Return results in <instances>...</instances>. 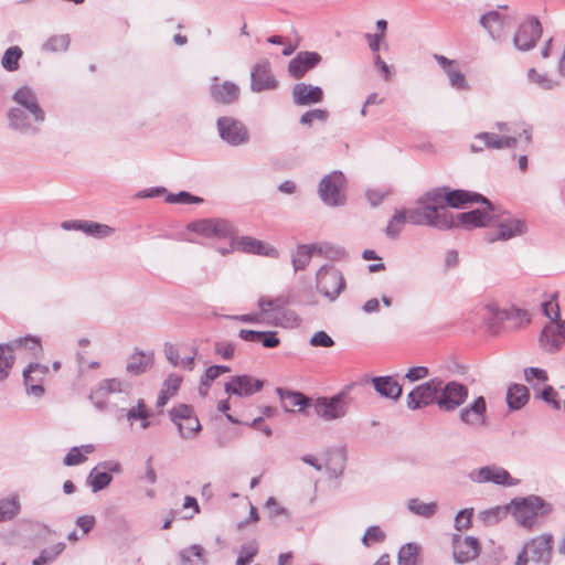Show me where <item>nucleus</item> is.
<instances>
[{
    "label": "nucleus",
    "mask_w": 565,
    "mask_h": 565,
    "mask_svg": "<svg viewBox=\"0 0 565 565\" xmlns=\"http://www.w3.org/2000/svg\"><path fill=\"white\" fill-rule=\"evenodd\" d=\"M122 395V403H131V385L122 380L113 377L102 380L89 394V401L99 412L116 411L118 419L126 418L130 426L135 420L149 419L150 412L142 398H138L135 405L130 407L120 406L117 401H110L109 395Z\"/></svg>",
    "instance_id": "1"
},
{
    "label": "nucleus",
    "mask_w": 565,
    "mask_h": 565,
    "mask_svg": "<svg viewBox=\"0 0 565 565\" xmlns=\"http://www.w3.org/2000/svg\"><path fill=\"white\" fill-rule=\"evenodd\" d=\"M407 221L413 225H427L438 230L452 228L454 214L444 204L441 190H433L418 200L414 207L403 209Z\"/></svg>",
    "instance_id": "2"
},
{
    "label": "nucleus",
    "mask_w": 565,
    "mask_h": 565,
    "mask_svg": "<svg viewBox=\"0 0 565 565\" xmlns=\"http://www.w3.org/2000/svg\"><path fill=\"white\" fill-rule=\"evenodd\" d=\"M288 303V296L281 295L276 298L262 296L258 299L257 306L262 311L264 322L270 326L286 327L290 322L298 321L297 315L286 309Z\"/></svg>",
    "instance_id": "3"
},
{
    "label": "nucleus",
    "mask_w": 565,
    "mask_h": 565,
    "mask_svg": "<svg viewBox=\"0 0 565 565\" xmlns=\"http://www.w3.org/2000/svg\"><path fill=\"white\" fill-rule=\"evenodd\" d=\"M511 510L516 521L524 527L531 529L539 515H544L551 511V507L546 505L540 497H529L521 500H513L507 507Z\"/></svg>",
    "instance_id": "4"
},
{
    "label": "nucleus",
    "mask_w": 565,
    "mask_h": 565,
    "mask_svg": "<svg viewBox=\"0 0 565 565\" xmlns=\"http://www.w3.org/2000/svg\"><path fill=\"white\" fill-rule=\"evenodd\" d=\"M345 177L341 171H333L324 175L318 185V194L328 206H342L345 204Z\"/></svg>",
    "instance_id": "5"
},
{
    "label": "nucleus",
    "mask_w": 565,
    "mask_h": 565,
    "mask_svg": "<svg viewBox=\"0 0 565 565\" xmlns=\"http://www.w3.org/2000/svg\"><path fill=\"white\" fill-rule=\"evenodd\" d=\"M169 416L171 422L178 427L179 435L183 439H194L202 429L193 407L188 404L173 406L169 412Z\"/></svg>",
    "instance_id": "6"
},
{
    "label": "nucleus",
    "mask_w": 565,
    "mask_h": 565,
    "mask_svg": "<svg viewBox=\"0 0 565 565\" xmlns=\"http://www.w3.org/2000/svg\"><path fill=\"white\" fill-rule=\"evenodd\" d=\"M186 228L205 238L227 239L235 235L234 225L225 218H202L188 224Z\"/></svg>",
    "instance_id": "7"
},
{
    "label": "nucleus",
    "mask_w": 565,
    "mask_h": 565,
    "mask_svg": "<svg viewBox=\"0 0 565 565\" xmlns=\"http://www.w3.org/2000/svg\"><path fill=\"white\" fill-rule=\"evenodd\" d=\"M351 397L347 391H341L331 397H319L315 405V413L324 420L343 418L349 411Z\"/></svg>",
    "instance_id": "8"
},
{
    "label": "nucleus",
    "mask_w": 565,
    "mask_h": 565,
    "mask_svg": "<svg viewBox=\"0 0 565 565\" xmlns=\"http://www.w3.org/2000/svg\"><path fill=\"white\" fill-rule=\"evenodd\" d=\"M469 390L457 381L445 382L440 379V392L437 406L443 412H454L468 398Z\"/></svg>",
    "instance_id": "9"
},
{
    "label": "nucleus",
    "mask_w": 565,
    "mask_h": 565,
    "mask_svg": "<svg viewBox=\"0 0 565 565\" xmlns=\"http://www.w3.org/2000/svg\"><path fill=\"white\" fill-rule=\"evenodd\" d=\"M345 287L342 273L333 266H322L317 273V289L329 300H335Z\"/></svg>",
    "instance_id": "10"
},
{
    "label": "nucleus",
    "mask_w": 565,
    "mask_h": 565,
    "mask_svg": "<svg viewBox=\"0 0 565 565\" xmlns=\"http://www.w3.org/2000/svg\"><path fill=\"white\" fill-rule=\"evenodd\" d=\"M440 392V379H431L420 385H417L407 395V407L409 409H419L433 404L437 405Z\"/></svg>",
    "instance_id": "11"
},
{
    "label": "nucleus",
    "mask_w": 565,
    "mask_h": 565,
    "mask_svg": "<svg viewBox=\"0 0 565 565\" xmlns=\"http://www.w3.org/2000/svg\"><path fill=\"white\" fill-rule=\"evenodd\" d=\"M468 478L476 483L492 482L504 487L516 486L519 483L504 468L495 465L473 469L469 472Z\"/></svg>",
    "instance_id": "12"
},
{
    "label": "nucleus",
    "mask_w": 565,
    "mask_h": 565,
    "mask_svg": "<svg viewBox=\"0 0 565 565\" xmlns=\"http://www.w3.org/2000/svg\"><path fill=\"white\" fill-rule=\"evenodd\" d=\"M460 422L472 430H480L488 425L487 402L483 396H478L472 403L459 411Z\"/></svg>",
    "instance_id": "13"
},
{
    "label": "nucleus",
    "mask_w": 565,
    "mask_h": 565,
    "mask_svg": "<svg viewBox=\"0 0 565 565\" xmlns=\"http://www.w3.org/2000/svg\"><path fill=\"white\" fill-rule=\"evenodd\" d=\"M216 126L220 137L231 146L246 143L249 139L246 126L236 118L228 116L220 117Z\"/></svg>",
    "instance_id": "14"
},
{
    "label": "nucleus",
    "mask_w": 565,
    "mask_h": 565,
    "mask_svg": "<svg viewBox=\"0 0 565 565\" xmlns=\"http://www.w3.org/2000/svg\"><path fill=\"white\" fill-rule=\"evenodd\" d=\"M484 207L476 209L469 212L458 213L454 215L455 224L452 227L461 226L463 228L470 230L475 227H482L492 222L495 218V209L489 201L488 204H483Z\"/></svg>",
    "instance_id": "15"
},
{
    "label": "nucleus",
    "mask_w": 565,
    "mask_h": 565,
    "mask_svg": "<svg viewBox=\"0 0 565 565\" xmlns=\"http://www.w3.org/2000/svg\"><path fill=\"white\" fill-rule=\"evenodd\" d=\"M492 223L497 224V231L494 234H488L487 241L493 243L495 241H509L511 238L521 236L526 233V223L519 218L513 217H500V214L495 211V218Z\"/></svg>",
    "instance_id": "16"
},
{
    "label": "nucleus",
    "mask_w": 565,
    "mask_h": 565,
    "mask_svg": "<svg viewBox=\"0 0 565 565\" xmlns=\"http://www.w3.org/2000/svg\"><path fill=\"white\" fill-rule=\"evenodd\" d=\"M452 556L456 563L465 564L476 559L480 554L479 540L471 535L452 534Z\"/></svg>",
    "instance_id": "17"
},
{
    "label": "nucleus",
    "mask_w": 565,
    "mask_h": 565,
    "mask_svg": "<svg viewBox=\"0 0 565 565\" xmlns=\"http://www.w3.org/2000/svg\"><path fill=\"white\" fill-rule=\"evenodd\" d=\"M542 31V25L536 18L526 19L519 25L513 38L515 47L520 51H530L536 45Z\"/></svg>",
    "instance_id": "18"
},
{
    "label": "nucleus",
    "mask_w": 565,
    "mask_h": 565,
    "mask_svg": "<svg viewBox=\"0 0 565 565\" xmlns=\"http://www.w3.org/2000/svg\"><path fill=\"white\" fill-rule=\"evenodd\" d=\"M524 548L532 562L539 565H550L553 553V536L551 534L535 536L524 544Z\"/></svg>",
    "instance_id": "19"
},
{
    "label": "nucleus",
    "mask_w": 565,
    "mask_h": 565,
    "mask_svg": "<svg viewBox=\"0 0 565 565\" xmlns=\"http://www.w3.org/2000/svg\"><path fill=\"white\" fill-rule=\"evenodd\" d=\"M264 382L250 375H235L225 383L224 390L228 395L248 397L262 391Z\"/></svg>",
    "instance_id": "20"
},
{
    "label": "nucleus",
    "mask_w": 565,
    "mask_h": 565,
    "mask_svg": "<svg viewBox=\"0 0 565 565\" xmlns=\"http://www.w3.org/2000/svg\"><path fill=\"white\" fill-rule=\"evenodd\" d=\"M13 100L17 103L18 107H21L31 115L33 121L36 124L44 122L45 113L40 106L35 93L30 87H20L13 94Z\"/></svg>",
    "instance_id": "21"
},
{
    "label": "nucleus",
    "mask_w": 565,
    "mask_h": 565,
    "mask_svg": "<svg viewBox=\"0 0 565 565\" xmlns=\"http://www.w3.org/2000/svg\"><path fill=\"white\" fill-rule=\"evenodd\" d=\"M277 87V81L270 72V63L267 60L258 61L250 72V88L253 92L260 93L271 90Z\"/></svg>",
    "instance_id": "22"
},
{
    "label": "nucleus",
    "mask_w": 565,
    "mask_h": 565,
    "mask_svg": "<svg viewBox=\"0 0 565 565\" xmlns=\"http://www.w3.org/2000/svg\"><path fill=\"white\" fill-rule=\"evenodd\" d=\"M49 373V366L30 363L23 371V382L29 395L41 397L44 394L43 381Z\"/></svg>",
    "instance_id": "23"
},
{
    "label": "nucleus",
    "mask_w": 565,
    "mask_h": 565,
    "mask_svg": "<svg viewBox=\"0 0 565 565\" xmlns=\"http://www.w3.org/2000/svg\"><path fill=\"white\" fill-rule=\"evenodd\" d=\"M565 342V320L551 322L542 330L540 335L541 347L551 353L561 349Z\"/></svg>",
    "instance_id": "24"
},
{
    "label": "nucleus",
    "mask_w": 565,
    "mask_h": 565,
    "mask_svg": "<svg viewBox=\"0 0 565 565\" xmlns=\"http://www.w3.org/2000/svg\"><path fill=\"white\" fill-rule=\"evenodd\" d=\"M516 146V138L513 136H499L493 132H480L475 137V142L470 148L473 152L482 151L484 148L489 149H507Z\"/></svg>",
    "instance_id": "25"
},
{
    "label": "nucleus",
    "mask_w": 565,
    "mask_h": 565,
    "mask_svg": "<svg viewBox=\"0 0 565 565\" xmlns=\"http://www.w3.org/2000/svg\"><path fill=\"white\" fill-rule=\"evenodd\" d=\"M479 22L493 40H500L511 26L512 20L509 15L493 10L482 14Z\"/></svg>",
    "instance_id": "26"
},
{
    "label": "nucleus",
    "mask_w": 565,
    "mask_h": 565,
    "mask_svg": "<svg viewBox=\"0 0 565 565\" xmlns=\"http://www.w3.org/2000/svg\"><path fill=\"white\" fill-rule=\"evenodd\" d=\"M231 241L232 248L243 253L269 257L278 256V250L275 247L250 236L233 237Z\"/></svg>",
    "instance_id": "27"
},
{
    "label": "nucleus",
    "mask_w": 565,
    "mask_h": 565,
    "mask_svg": "<svg viewBox=\"0 0 565 565\" xmlns=\"http://www.w3.org/2000/svg\"><path fill=\"white\" fill-rule=\"evenodd\" d=\"M434 58L448 76L449 84L452 88L457 90L470 89L465 74L460 71L458 63L455 60H449L448 57L439 54H435Z\"/></svg>",
    "instance_id": "28"
},
{
    "label": "nucleus",
    "mask_w": 565,
    "mask_h": 565,
    "mask_svg": "<svg viewBox=\"0 0 565 565\" xmlns=\"http://www.w3.org/2000/svg\"><path fill=\"white\" fill-rule=\"evenodd\" d=\"M322 57L316 52H299L288 64L289 74L296 78H301L308 71L316 67Z\"/></svg>",
    "instance_id": "29"
},
{
    "label": "nucleus",
    "mask_w": 565,
    "mask_h": 565,
    "mask_svg": "<svg viewBox=\"0 0 565 565\" xmlns=\"http://www.w3.org/2000/svg\"><path fill=\"white\" fill-rule=\"evenodd\" d=\"M217 79V77L213 78V83L210 88L213 100L224 105L235 103L239 97V87L230 81H225L222 84H218Z\"/></svg>",
    "instance_id": "30"
},
{
    "label": "nucleus",
    "mask_w": 565,
    "mask_h": 565,
    "mask_svg": "<svg viewBox=\"0 0 565 565\" xmlns=\"http://www.w3.org/2000/svg\"><path fill=\"white\" fill-rule=\"evenodd\" d=\"M294 103L299 106L317 104L323 99V90L319 86L298 83L292 88Z\"/></svg>",
    "instance_id": "31"
},
{
    "label": "nucleus",
    "mask_w": 565,
    "mask_h": 565,
    "mask_svg": "<svg viewBox=\"0 0 565 565\" xmlns=\"http://www.w3.org/2000/svg\"><path fill=\"white\" fill-rule=\"evenodd\" d=\"M444 204L449 210V206L460 209L465 207L467 203L481 202L489 205V200L483 195L469 192L465 190H454L446 194L443 193Z\"/></svg>",
    "instance_id": "32"
},
{
    "label": "nucleus",
    "mask_w": 565,
    "mask_h": 565,
    "mask_svg": "<svg viewBox=\"0 0 565 565\" xmlns=\"http://www.w3.org/2000/svg\"><path fill=\"white\" fill-rule=\"evenodd\" d=\"M9 125L11 128L23 134H38L39 127L32 120L31 115L21 107H14L8 113Z\"/></svg>",
    "instance_id": "33"
},
{
    "label": "nucleus",
    "mask_w": 565,
    "mask_h": 565,
    "mask_svg": "<svg viewBox=\"0 0 565 565\" xmlns=\"http://www.w3.org/2000/svg\"><path fill=\"white\" fill-rule=\"evenodd\" d=\"M372 383L382 397L398 399L402 395V386L392 376H376L372 379Z\"/></svg>",
    "instance_id": "34"
},
{
    "label": "nucleus",
    "mask_w": 565,
    "mask_h": 565,
    "mask_svg": "<svg viewBox=\"0 0 565 565\" xmlns=\"http://www.w3.org/2000/svg\"><path fill=\"white\" fill-rule=\"evenodd\" d=\"M239 338L247 342H260L264 348L274 349L280 344L276 331H255L242 329Z\"/></svg>",
    "instance_id": "35"
},
{
    "label": "nucleus",
    "mask_w": 565,
    "mask_h": 565,
    "mask_svg": "<svg viewBox=\"0 0 565 565\" xmlns=\"http://www.w3.org/2000/svg\"><path fill=\"white\" fill-rule=\"evenodd\" d=\"M277 395L281 402V406L286 412H294L295 407L299 406V411L309 404V398L302 393L284 390L278 387L276 390Z\"/></svg>",
    "instance_id": "36"
},
{
    "label": "nucleus",
    "mask_w": 565,
    "mask_h": 565,
    "mask_svg": "<svg viewBox=\"0 0 565 565\" xmlns=\"http://www.w3.org/2000/svg\"><path fill=\"white\" fill-rule=\"evenodd\" d=\"M183 379L181 375L172 373L164 380L157 399V407L161 408L172 398L179 391Z\"/></svg>",
    "instance_id": "37"
},
{
    "label": "nucleus",
    "mask_w": 565,
    "mask_h": 565,
    "mask_svg": "<svg viewBox=\"0 0 565 565\" xmlns=\"http://www.w3.org/2000/svg\"><path fill=\"white\" fill-rule=\"evenodd\" d=\"M315 250L322 252L317 245H299L291 255V263L295 271L303 270L309 265L312 253Z\"/></svg>",
    "instance_id": "38"
},
{
    "label": "nucleus",
    "mask_w": 565,
    "mask_h": 565,
    "mask_svg": "<svg viewBox=\"0 0 565 565\" xmlns=\"http://www.w3.org/2000/svg\"><path fill=\"white\" fill-rule=\"evenodd\" d=\"M152 365V355L143 352H135L128 359L126 371L132 375L145 373Z\"/></svg>",
    "instance_id": "39"
},
{
    "label": "nucleus",
    "mask_w": 565,
    "mask_h": 565,
    "mask_svg": "<svg viewBox=\"0 0 565 565\" xmlns=\"http://www.w3.org/2000/svg\"><path fill=\"white\" fill-rule=\"evenodd\" d=\"M529 399V391L522 384H513L508 388L507 403L511 409H520Z\"/></svg>",
    "instance_id": "40"
},
{
    "label": "nucleus",
    "mask_w": 565,
    "mask_h": 565,
    "mask_svg": "<svg viewBox=\"0 0 565 565\" xmlns=\"http://www.w3.org/2000/svg\"><path fill=\"white\" fill-rule=\"evenodd\" d=\"M111 480V475L107 473V471L103 470L97 465L90 470L87 477V484L90 487L92 491L96 493L107 488L110 484Z\"/></svg>",
    "instance_id": "41"
},
{
    "label": "nucleus",
    "mask_w": 565,
    "mask_h": 565,
    "mask_svg": "<svg viewBox=\"0 0 565 565\" xmlns=\"http://www.w3.org/2000/svg\"><path fill=\"white\" fill-rule=\"evenodd\" d=\"M193 558H196L200 565H206L207 563L205 551L199 544H193L180 552L181 565H193Z\"/></svg>",
    "instance_id": "42"
},
{
    "label": "nucleus",
    "mask_w": 565,
    "mask_h": 565,
    "mask_svg": "<svg viewBox=\"0 0 565 565\" xmlns=\"http://www.w3.org/2000/svg\"><path fill=\"white\" fill-rule=\"evenodd\" d=\"M408 223L407 217L403 209L395 210L392 218L388 221L385 234L392 239H396L402 233L405 224Z\"/></svg>",
    "instance_id": "43"
},
{
    "label": "nucleus",
    "mask_w": 565,
    "mask_h": 565,
    "mask_svg": "<svg viewBox=\"0 0 565 565\" xmlns=\"http://www.w3.org/2000/svg\"><path fill=\"white\" fill-rule=\"evenodd\" d=\"M20 502L17 495L0 500V522L10 521L20 512Z\"/></svg>",
    "instance_id": "44"
},
{
    "label": "nucleus",
    "mask_w": 565,
    "mask_h": 565,
    "mask_svg": "<svg viewBox=\"0 0 565 565\" xmlns=\"http://www.w3.org/2000/svg\"><path fill=\"white\" fill-rule=\"evenodd\" d=\"M14 364L13 347L6 343L0 344V382L9 376Z\"/></svg>",
    "instance_id": "45"
},
{
    "label": "nucleus",
    "mask_w": 565,
    "mask_h": 565,
    "mask_svg": "<svg viewBox=\"0 0 565 565\" xmlns=\"http://www.w3.org/2000/svg\"><path fill=\"white\" fill-rule=\"evenodd\" d=\"M508 513L507 507H494L478 513L479 521L486 526L498 524Z\"/></svg>",
    "instance_id": "46"
},
{
    "label": "nucleus",
    "mask_w": 565,
    "mask_h": 565,
    "mask_svg": "<svg viewBox=\"0 0 565 565\" xmlns=\"http://www.w3.org/2000/svg\"><path fill=\"white\" fill-rule=\"evenodd\" d=\"M9 344L13 347V352L15 350H25L32 355H36L42 350L40 339L31 335L18 338Z\"/></svg>",
    "instance_id": "47"
},
{
    "label": "nucleus",
    "mask_w": 565,
    "mask_h": 565,
    "mask_svg": "<svg viewBox=\"0 0 565 565\" xmlns=\"http://www.w3.org/2000/svg\"><path fill=\"white\" fill-rule=\"evenodd\" d=\"M23 55L22 50L19 46H10L6 50L1 65L8 72H14L19 70V61Z\"/></svg>",
    "instance_id": "48"
},
{
    "label": "nucleus",
    "mask_w": 565,
    "mask_h": 565,
    "mask_svg": "<svg viewBox=\"0 0 565 565\" xmlns=\"http://www.w3.org/2000/svg\"><path fill=\"white\" fill-rule=\"evenodd\" d=\"M407 508L412 513L428 519L437 512L438 507L435 502L425 503L418 499H411L407 502Z\"/></svg>",
    "instance_id": "49"
},
{
    "label": "nucleus",
    "mask_w": 565,
    "mask_h": 565,
    "mask_svg": "<svg viewBox=\"0 0 565 565\" xmlns=\"http://www.w3.org/2000/svg\"><path fill=\"white\" fill-rule=\"evenodd\" d=\"M82 450L85 454H90L94 451V446L93 445H84L82 447L71 448L70 451L64 457L63 463L65 466H76V465L83 463L86 460V457L82 452Z\"/></svg>",
    "instance_id": "50"
},
{
    "label": "nucleus",
    "mask_w": 565,
    "mask_h": 565,
    "mask_svg": "<svg viewBox=\"0 0 565 565\" xmlns=\"http://www.w3.org/2000/svg\"><path fill=\"white\" fill-rule=\"evenodd\" d=\"M419 547L415 543L403 545L397 555L398 565H416Z\"/></svg>",
    "instance_id": "51"
},
{
    "label": "nucleus",
    "mask_w": 565,
    "mask_h": 565,
    "mask_svg": "<svg viewBox=\"0 0 565 565\" xmlns=\"http://www.w3.org/2000/svg\"><path fill=\"white\" fill-rule=\"evenodd\" d=\"M65 548L64 543H56L47 548H44L41 554L33 559V565H46L53 562Z\"/></svg>",
    "instance_id": "52"
},
{
    "label": "nucleus",
    "mask_w": 565,
    "mask_h": 565,
    "mask_svg": "<svg viewBox=\"0 0 565 565\" xmlns=\"http://www.w3.org/2000/svg\"><path fill=\"white\" fill-rule=\"evenodd\" d=\"M84 233L96 238H105L114 234L115 230L106 224L86 221Z\"/></svg>",
    "instance_id": "53"
},
{
    "label": "nucleus",
    "mask_w": 565,
    "mask_h": 565,
    "mask_svg": "<svg viewBox=\"0 0 565 565\" xmlns=\"http://www.w3.org/2000/svg\"><path fill=\"white\" fill-rule=\"evenodd\" d=\"M473 508H466L460 510L454 520V527L458 532L467 531L472 526Z\"/></svg>",
    "instance_id": "54"
},
{
    "label": "nucleus",
    "mask_w": 565,
    "mask_h": 565,
    "mask_svg": "<svg viewBox=\"0 0 565 565\" xmlns=\"http://www.w3.org/2000/svg\"><path fill=\"white\" fill-rule=\"evenodd\" d=\"M68 45L70 38L67 34L53 35L43 44V50L46 52H61L65 51Z\"/></svg>",
    "instance_id": "55"
},
{
    "label": "nucleus",
    "mask_w": 565,
    "mask_h": 565,
    "mask_svg": "<svg viewBox=\"0 0 565 565\" xmlns=\"http://www.w3.org/2000/svg\"><path fill=\"white\" fill-rule=\"evenodd\" d=\"M265 509L268 513V518L274 520L278 516H285L289 519L290 514L288 510L281 507L274 497H269L265 503Z\"/></svg>",
    "instance_id": "56"
},
{
    "label": "nucleus",
    "mask_w": 565,
    "mask_h": 565,
    "mask_svg": "<svg viewBox=\"0 0 565 565\" xmlns=\"http://www.w3.org/2000/svg\"><path fill=\"white\" fill-rule=\"evenodd\" d=\"M527 77L532 83L543 89H553L557 86L555 81L548 78L546 75L537 73L534 68L529 70Z\"/></svg>",
    "instance_id": "57"
},
{
    "label": "nucleus",
    "mask_w": 565,
    "mask_h": 565,
    "mask_svg": "<svg viewBox=\"0 0 565 565\" xmlns=\"http://www.w3.org/2000/svg\"><path fill=\"white\" fill-rule=\"evenodd\" d=\"M384 540L385 533L380 529V526L373 525L365 531L362 537V543L365 546H370L373 543H380L383 542Z\"/></svg>",
    "instance_id": "58"
},
{
    "label": "nucleus",
    "mask_w": 565,
    "mask_h": 565,
    "mask_svg": "<svg viewBox=\"0 0 565 565\" xmlns=\"http://www.w3.org/2000/svg\"><path fill=\"white\" fill-rule=\"evenodd\" d=\"M257 554L256 543H248L241 547L239 555L236 559V565H247L253 561Z\"/></svg>",
    "instance_id": "59"
},
{
    "label": "nucleus",
    "mask_w": 565,
    "mask_h": 565,
    "mask_svg": "<svg viewBox=\"0 0 565 565\" xmlns=\"http://www.w3.org/2000/svg\"><path fill=\"white\" fill-rule=\"evenodd\" d=\"M555 299L556 295H553L552 300L542 303L543 312L551 319V322L563 321L559 317V307Z\"/></svg>",
    "instance_id": "60"
},
{
    "label": "nucleus",
    "mask_w": 565,
    "mask_h": 565,
    "mask_svg": "<svg viewBox=\"0 0 565 565\" xmlns=\"http://www.w3.org/2000/svg\"><path fill=\"white\" fill-rule=\"evenodd\" d=\"M201 201H202V199L194 196L185 191H181L177 194H169L167 196V202H169V203L191 204V203H199Z\"/></svg>",
    "instance_id": "61"
},
{
    "label": "nucleus",
    "mask_w": 565,
    "mask_h": 565,
    "mask_svg": "<svg viewBox=\"0 0 565 565\" xmlns=\"http://www.w3.org/2000/svg\"><path fill=\"white\" fill-rule=\"evenodd\" d=\"M327 118H328L327 110L312 109V110H309V111H306L305 114H302V116L300 117V122L302 125H311L315 120L326 121Z\"/></svg>",
    "instance_id": "62"
},
{
    "label": "nucleus",
    "mask_w": 565,
    "mask_h": 565,
    "mask_svg": "<svg viewBox=\"0 0 565 565\" xmlns=\"http://www.w3.org/2000/svg\"><path fill=\"white\" fill-rule=\"evenodd\" d=\"M310 344L312 347L331 348L334 341L327 332L318 331L311 337Z\"/></svg>",
    "instance_id": "63"
},
{
    "label": "nucleus",
    "mask_w": 565,
    "mask_h": 565,
    "mask_svg": "<svg viewBox=\"0 0 565 565\" xmlns=\"http://www.w3.org/2000/svg\"><path fill=\"white\" fill-rule=\"evenodd\" d=\"M541 396L543 401L550 404L553 408H561V399L558 398V393L552 386H546L542 391Z\"/></svg>",
    "instance_id": "64"
}]
</instances>
